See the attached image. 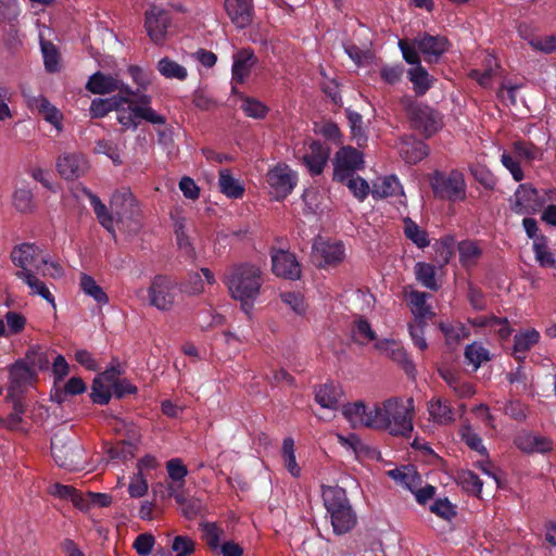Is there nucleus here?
Here are the masks:
<instances>
[{"label":"nucleus","instance_id":"23","mask_svg":"<svg viewBox=\"0 0 556 556\" xmlns=\"http://www.w3.org/2000/svg\"><path fill=\"white\" fill-rule=\"evenodd\" d=\"M23 97L26 100L28 109L37 111L42 117L53 125L58 130L62 128V113L52 105L49 100L43 96H30L23 91Z\"/></svg>","mask_w":556,"mask_h":556},{"label":"nucleus","instance_id":"8","mask_svg":"<svg viewBox=\"0 0 556 556\" xmlns=\"http://www.w3.org/2000/svg\"><path fill=\"white\" fill-rule=\"evenodd\" d=\"M431 187L438 197L450 201H462L466 198L465 178L458 170H452L448 174L434 173Z\"/></svg>","mask_w":556,"mask_h":556},{"label":"nucleus","instance_id":"47","mask_svg":"<svg viewBox=\"0 0 556 556\" xmlns=\"http://www.w3.org/2000/svg\"><path fill=\"white\" fill-rule=\"evenodd\" d=\"M533 251L535 260L542 267L555 266V258L553 253L548 249L547 240L545 237L541 236L534 239Z\"/></svg>","mask_w":556,"mask_h":556},{"label":"nucleus","instance_id":"25","mask_svg":"<svg viewBox=\"0 0 556 556\" xmlns=\"http://www.w3.org/2000/svg\"><path fill=\"white\" fill-rule=\"evenodd\" d=\"M232 60V81L242 84L250 76L257 59L251 49H241L233 54Z\"/></svg>","mask_w":556,"mask_h":556},{"label":"nucleus","instance_id":"16","mask_svg":"<svg viewBox=\"0 0 556 556\" xmlns=\"http://www.w3.org/2000/svg\"><path fill=\"white\" fill-rule=\"evenodd\" d=\"M85 87L93 94H109L115 91H118V94H134V90L123 83L117 74L106 75L96 72L88 78Z\"/></svg>","mask_w":556,"mask_h":556},{"label":"nucleus","instance_id":"41","mask_svg":"<svg viewBox=\"0 0 556 556\" xmlns=\"http://www.w3.org/2000/svg\"><path fill=\"white\" fill-rule=\"evenodd\" d=\"M79 286L83 292L92 298L98 304L105 305L109 303V296L91 276L81 274Z\"/></svg>","mask_w":556,"mask_h":556},{"label":"nucleus","instance_id":"60","mask_svg":"<svg viewBox=\"0 0 556 556\" xmlns=\"http://www.w3.org/2000/svg\"><path fill=\"white\" fill-rule=\"evenodd\" d=\"M501 162L516 181H521L525 178L523 170L519 164V159H517L515 154L511 155L504 151L501 155Z\"/></svg>","mask_w":556,"mask_h":556},{"label":"nucleus","instance_id":"2","mask_svg":"<svg viewBox=\"0 0 556 556\" xmlns=\"http://www.w3.org/2000/svg\"><path fill=\"white\" fill-rule=\"evenodd\" d=\"M263 271L260 266L251 263H241L227 270L224 283L230 296L240 302L241 308L249 314L261 294L263 286Z\"/></svg>","mask_w":556,"mask_h":556},{"label":"nucleus","instance_id":"1","mask_svg":"<svg viewBox=\"0 0 556 556\" xmlns=\"http://www.w3.org/2000/svg\"><path fill=\"white\" fill-rule=\"evenodd\" d=\"M90 204L100 224L113 236L115 227L129 235L137 233L141 227V220L135 213V200L128 190L115 192L110 201V206L116 218L109 214L106 206L101 200L89 193Z\"/></svg>","mask_w":556,"mask_h":556},{"label":"nucleus","instance_id":"15","mask_svg":"<svg viewBox=\"0 0 556 556\" xmlns=\"http://www.w3.org/2000/svg\"><path fill=\"white\" fill-rule=\"evenodd\" d=\"M364 165L363 154L352 148L343 147L334 155L333 160V179L344 181Z\"/></svg>","mask_w":556,"mask_h":556},{"label":"nucleus","instance_id":"54","mask_svg":"<svg viewBox=\"0 0 556 556\" xmlns=\"http://www.w3.org/2000/svg\"><path fill=\"white\" fill-rule=\"evenodd\" d=\"M13 205L20 212L26 213L34 208V197L30 189L20 187L14 191Z\"/></svg>","mask_w":556,"mask_h":556},{"label":"nucleus","instance_id":"20","mask_svg":"<svg viewBox=\"0 0 556 556\" xmlns=\"http://www.w3.org/2000/svg\"><path fill=\"white\" fill-rule=\"evenodd\" d=\"M407 45L421 53L427 62L437 60L447 49V40L442 36L421 35Z\"/></svg>","mask_w":556,"mask_h":556},{"label":"nucleus","instance_id":"38","mask_svg":"<svg viewBox=\"0 0 556 556\" xmlns=\"http://www.w3.org/2000/svg\"><path fill=\"white\" fill-rule=\"evenodd\" d=\"M123 101L121 94L110 98H96L91 101L89 112L92 118H101L112 111H117L118 103Z\"/></svg>","mask_w":556,"mask_h":556},{"label":"nucleus","instance_id":"45","mask_svg":"<svg viewBox=\"0 0 556 556\" xmlns=\"http://www.w3.org/2000/svg\"><path fill=\"white\" fill-rule=\"evenodd\" d=\"M456 248V241L452 236H445L434 244L437 260L441 266H444L450 262Z\"/></svg>","mask_w":556,"mask_h":556},{"label":"nucleus","instance_id":"6","mask_svg":"<svg viewBox=\"0 0 556 556\" xmlns=\"http://www.w3.org/2000/svg\"><path fill=\"white\" fill-rule=\"evenodd\" d=\"M147 303L160 312L173 309L176 300V282L168 276L156 275L147 290Z\"/></svg>","mask_w":556,"mask_h":556},{"label":"nucleus","instance_id":"3","mask_svg":"<svg viewBox=\"0 0 556 556\" xmlns=\"http://www.w3.org/2000/svg\"><path fill=\"white\" fill-rule=\"evenodd\" d=\"M375 429L394 435H408L413 431L414 401L412 397H391L374 404Z\"/></svg>","mask_w":556,"mask_h":556},{"label":"nucleus","instance_id":"51","mask_svg":"<svg viewBox=\"0 0 556 556\" xmlns=\"http://www.w3.org/2000/svg\"><path fill=\"white\" fill-rule=\"evenodd\" d=\"M404 232L418 248H425L430 243L427 232L409 218L404 220Z\"/></svg>","mask_w":556,"mask_h":556},{"label":"nucleus","instance_id":"37","mask_svg":"<svg viewBox=\"0 0 556 556\" xmlns=\"http://www.w3.org/2000/svg\"><path fill=\"white\" fill-rule=\"evenodd\" d=\"M218 185L220 191L230 199H240L244 193L243 185L228 169L219 172Z\"/></svg>","mask_w":556,"mask_h":556},{"label":"nucleus","instance_id":"32","mask_svg":"<svg viewBox=\"0 0 556 556\" xmlns=\"http://www.w3.org/2000/svg\"><path fill=\"white\" fill-rule=\"evenodd\" d=\"M540 338V332L534 328H528L516 333L513 349L515 357L519 362H523L528 351L539 343Z\"/></svg>","mask_w":556,"mask_h":556},{"label":"nucleus","instance_id":"13","mask_svg":"<svg viewBox=\"0 0 556 556\" xmlns=\"http://www.w3.org/2000/svg\"><path fill=\"white\" fill-rule=\"evenodd\" d=\"M11 261L20 268L17 271L40 270V264L47 262V253L35 243H22L13 248Z\"/></svg>","mask_w":556,"mask_h":556},{"label":"nucleus","instance_id":"36","mask_svg":"<svg viewBox=\"0 0 556 556\" xmlns=\"http://www.w3.org/2000/svg\"><path fill=\"white\" fill-rule=\"evenodd\" d=\"M342 395V390L332 383L324 384L315 393L316 402L327 409H337Z\"/></svg>","mask_w":556,"mask_h":556},{"label":"nucleus","instance_id":"46","mask_svg":"<svg viewBox=\"0 0 556 556\" xmlns=\"http://www.w3.org/2000/svg\"><path fill=\"white\" fill-rule=\"evenodd\" d=\"M465 357L472 365L473 370H477L482 363L490 359V352L481 343L472 342L466 346Z\"/></svg>","mask_w":556,"mask_h":556},{"label":"nucleus","instance_id":"26","mask_svg":"<svg viewBox=\"0 0 556 556\" xmlns=\"http://www.w3.org/2000/svg\"><path fill=\"white\" fill-rule=\"evenodd\" d=\"M225 10L238 28H245L252 22V0H225Z\"/></svg>","mask_w":556,"mask_h":556},{"label":"nucleus","instance_id":"29","mask_svg":"<svg viewBox=\"0 0 556 556\" xmlns=\"http://www.w3.org/2000/svg\"><path fill=\"white\" fill-rule=\"evenodd\" d=\"M430 419L440 426H447L456 420V410L451 403L442 397H433L428 403Z\"/></svg>","mask_w":556,"mask_h":556},{"label":"nucleus","instance_id":"30","mask_svg":"<svg viewBox=\"0 0 556 556\" xmlns=\"http://www.w3.org/2000/svg\"><path fill=\"white\" fill-rule=\"evenodd\" d=\"M375 351L393 362H396L404 366L412 367V363L408 359L405 349L400 342L393 339H379L374 343Z\"/></svg>","mask_w":556,"mask_h":556},{"label":"nucleus","instance_id":"27","mask_svg":"<svg viewBox=\"0 0 556 556\" xmlns=\"http://www.w3.org/2000/svg\"><path fill=\"white\" fill-rule=\"evenodd\" d=\"M515 445L525 453H546L553 448V442L543 435L520 432L514 440Z\"/></svg>","mask_w":556,"mask_h":556},{"label":"nucleus","instance_id":"59","mask_svg":"<svg viewBox=\"0 0 556 556\" xmlns=\"http://www.w3.org/2000/svg\"><path fill=\"white\" fill-rule=\"evenodd\" d=\"M4 318L7 337L20 333L26 326V318L17 312L10 311L5 314Z\"/></svg>","mask_w":556,"mask_h":556},{"label":"nucleus","instance_id":"11","mask_svg":"<svg viewBox=\"0 0 556 556\" xmlns=\"http://www.w3.org/2000/svg\"><path fill=\"white\" fill-rule=\"evenodd\" d=\"M399 47L404 60L414 65L408 70L407 75L418 94H424L431 87L432 79L428 72L420 65V58L414 48H410L406 41L400 40Z\"/></svg>","mask_w":556,"mask_h":556},{"label":"nucleus","instance_id":"42","mask_svg":"<svg viewBox=\"0 0 556 556\" xmlns=\"http://www.w3.org/2000/svg\"><path fill=\"white\" fill-rule=\"evenodd\" d=\"M156 68L167 79L185 80L188 76L187 68L169 58H162Z\"/></svg>","mask_w":556,"mask_h":556},{"label":"nucleus","instance_id":"17","mask_svg":"<svg viewBox=\"0 0 556 556\" xmlns=\"http://www.w3.org/2000/svg\"><path fill=\"white\" fill-rule=\"evenodd\" d=\"M170 25V16L160 7H151L144 14V28L152 42L162 45Z\"/></svg>","mask_w":556,"mask_h":556},{"label":"nucleus","instance_id":"57","mask_svg":"<svg viewBox=\"0 0 556 556\" xmlns=\"http://www.w3.org/2000/svg\"><path fill=\"white\" fill-rule=\"evenodd\" d=\"M343 182L346 184L350 191L359 201L365 200L370 191L368 182L359 176H354V174L346 178Z\"/></svg>","mask_w":556,"mask_h":556},{"label":"nucleus","instance_id":"56","mask_svg":"<svg viewBox=\"0 0 556 556\" xmlns=\"http://www.w3.org/2000/svg\"><path fill=\"white\" fill-rule=\"evenodd\" d=\"M135 446L126 441H121L115 445H110L106 448V454L112 460H126L134 456Z\"/></svg>","mask_w":556,"mask_h":556},{"label":"nucleus","instance_id":"4","mask_svg":"<svg viewBox=\"0 0 556 556\" xmlns=\"http://www.w3.org/2000/svg\"><path fill=\"white\" fill-rule=\"evenodd\" d=\"M123 101L118 103L116 119L124 129L136 130L141 121L153 125H164L166 118L151 106V97L148 94H121Z\"/></svg>","mask_w":556,"mask_h":556},{"label":"nucleus","instance_id":"7","mask_svg":"<svg viewBox=\"0 0 556 556\" xmlns=\"http://www.w3.org/2000/svg\"><path fill=\"white\" fill-rule=\"evenodd\" d=\"M266 184L270 195L275 200H282L287 198L296 186L298 174L289 165L279 163L268 169Z\"/></svg>","mask_w":556,"mask_h":556},{"label":"nucleus","instance_id":"48","mask_svg":"<svg viewBox=\"0 0 556 556\" xmlns=\"http://www.w3.org/2000/svg\"><path fill=\"white\" fill-rule=\"evenodd\" d=\"M416 279L426 288L437 290L435 268L428 263L418 262L415 265Z\"/></svg>","mask_w":556,"mask_h":556},{"label":"nucleus","instance_id":"53","mask_svg":"<svg viewBox=\"0 0 556 556\" xmlns=\"http://www.w3.org/2000/svg\"><path fill=\"white\" fill-rule=\"evenodd\" d=\"M440 329L444 333L448 344L458 343L460 340L469 336L468 329L460 323H441Z\"/></svg>","mask_w":556,"mask_h":556},{"label":"nucleus","instance_id":"55","mask_svg":"<svg viewBox=\"0 0 556 556\" xmlns=\"http://www.w3.org/2000/svg\"><path fill=\"white\" fill-rule=\"evenodd\" d=\"M203 532V539L207 543L211 549L216 551L222 545L220 539L224 534V530L214 522H204L201 525Z\"/></svg>","mask_w":556,"mask_h":556},{"label":"nucleus","instance_id":"9","mask_svg":"<svg viewBox=\"0 0 556 556\" xmlns=\"http://www.w3.org/2000/svg\"><path fill=\"white\" fill-rule=\"evenodd\" d=\"M312 254L318 267H337L344 262L346 249L340 240L317 238L312 245Z\"/></svg>","mask_w":556,"mask_h":556},{"label":"nucleus","instance_id":"33","mask_svg":"<svg viewBox=\"0 0 556 556\" xmlns=\"http://www.w3.org/2000/svg\"><path fill=\"white\" fill-rule=\"evenodd\" d=\"M216 282L214 274L208 268H201L200 271L191 273L182 283V291L190 295L201 294L205 290V283Z\"/></svg>","mask_w":556,"mask_h":556},{"label":"nucleus","instance_id":"50","mask_svg":"<svg viewBox=\"0 0 556 556\" xmlns=\"http://www.w3.org/2000/svg\"><path fill=\"white\" fill-rule=\"evenodd\" d=\"M240 108L248 117L256 119L264 118L268 113V108L262 101L251 97H243Z\"/></svg>","mask_w":556,"mask_h":556},{"label":"nucleus","instance_id":"10","mask_svg":"<svg viewBox=\"0 0 556 556\" xmlns=\"http://www.w3.org/2000/svg\"><path fill=\"white\" fill-rule=\"evenodd\" d=\"M403 103L413 126L426 137H431L442 127L439 113L431 108L410 100H405Z\"/></svg>","mask_w":556,"mask_h":556},{"label":"nucleus","instance_id":"58","mask_svg":"<svg viewBox=\"0 0 556 556\" xmlns=\"http://www.w3.org/2000/svg\"><path fill=\"white\" fill-rule=\"evenodd\" d=\"M486 68L481 72L479 70H472L470 77L476 79L482 87H488L491 84V78L494 73V68L497 66L496 60L493 55H486L485 58Z\"/></svg>","mask_w":556,"mask_h":556},{"label":"nucleus","instance_id":"61","mask_svg":"<svg viewBox=\"0 0 556 556\" xmlns=\"http://www.w3.org/2000/svg\"><path fill=\"white\" fill-rule=\"evenodd\" d=\"M166 469L168 477L175 481L179 482L180 485L184 484L185 478L188 475V469L184 465L182 460L180 458H172L166 464Z\"/></svg>","mask_w":556,"mask_h":556},{"label":"nucleus","instance_id":"44","mask_svg":"<svg viewBox=\"0 0 556 556\" xmlns=\"http://www.w3.org/2000/svg\"><path fill=\"white\" fill-rule=\"evenodd\" d=\"M352 334L354 341L361 345H366L370 342L375 343L378 340L375 330L364 318H358L354 321Z\"/></svg>","mask_w":556,"mask_h":556},{"label":"nucleus","instance_id":"64","mask_svg":"<svg viewBox=\"0 0 556 556\" xmlns=\"http://www.w3.org/2000/svg\"><path fill=\"white\" fill-rule=\"evenodd\" d=\"M430 510L437 516L450 520L456 515L455 506L447 498H438Z\"/></svg>","mask_w":556,"mask_h":556},{"label":"nucleus","instance_id":"24","mask_svg":"<svg viewBox=\"0 0 556 556\" xmlns=\"http://www.w3.org/2000/svg\"><path fill=\"white\" fill-rule=\"evenodd\" d=\"M342 413L353 428L367 427L375 429L374 405L366 406L363 402L350 403L343 406Z\"/></svg>","mask_w":556,"mask_h":556},{"label":"nucleus","instance_id":"22","mask_svg":"<svg viewBox=\"0 0 556 556\" xmlns=\"http://www.w3.org/2000/svg\"><path fill=\"white\" fill-rule=\"evenodd\" d=\"M273 273L282 278L295 280L301 276V266L295 256L285 250H278L271 254Z\"/></svg>","mask_w":556,"mask_h":556},{"label":"nucleus","instance_id":"35","mask_svg":"<svg viewBox=\"0 0 556 556\" xmlns=\"http://www.w3.org/2000/svg\"><path fill=\"white\" fill-rule=\"evenodd\" d=\"M388 476L399 484L412 491L421 484V478L412 466H403L388 471Z\"/></svg>","mask_w":556,"mask_h":556},{"label":"nucleus","instance_id":"28","mask_svg":"<svg viewBox=\"0 0 556 556\" xmlns=\"http://www.w3.org/2000/svg\"><path fill=\"white\" fill-rule=\"evenodd\" d=\"M400 156L408 164H416L424 160L428 153V147L414 137H404L397 144Z\"/></svg>","mask_w":556,"mask_h":556},{"label":"nucleus","instance_id":"63","mask_svg":"<svg viewBox=\"0 0 556 556\" xmlns=\"http://www.w3.org/2000/svg\"><path fill=\"white\" fill-rule=\"evenodd\" d=\"M175 233H176L177 244H178L180 251L184 253L185 256L193 260L195 257V252L190 242L189 237L187 236L185 227L181 223L176 225Z\"/></svg>","mask_w":556,"mask_h":556},{"label":"nucleus","instance_id":"62","mask_svg":"<svg viewBox=\"0 0 556 556\" xmlns=\"http://www.w3.org/2000/svg\"><path fill=\"white\" fill-rule=\"evenodd\" d=\"M194 541L186 535H177L172 542V551L176 556H189L194 552Z\"/></svg>","mask_w":556,"mask_h":556},{"label":"nucleus","instance_id":"12","mask_svg":"<svg viewBox=\"0 0 556 556\" xmlns=\"http://www.w3.org/2000/svg\"><path fill=\"white\" fill-rule=\"evenodd\" d=\"M123 370L118 362L113 361L111 366L99 374L92 382L91 399L97 404H108L112 397V388L122 376Z\"/></svg>","mask_w":556,"mask_h":556},{"label":"nucleus","instance_id":"31","mask_svg":"<svg viewBox=\"0 0 556 556\" xmlns=\"http://www.w3.org/2000/svg\"><path fill=\"white\" fill-rule=\"evenodd\" d=\"M458 261L463 268L476 267L483 255V248L475 240H463L457 243Z\"/></svg>","mask_w":556,"mask_h":556},{"label":"nucleus","instance_id":"19","mask_svg":"<svg viewBox=\"0 0 556 556\" xmlns=\"http://www.w3.org/2000/svg\"><path fill=\"white\" fill-rule=\"evenodd\" d=\"M9 393L15 395L34 383L36 371L24 359H18L9 367Z\"/></svg>","mask_w":556,"mask_h":556},{"label":"nucleus","instance_id":"14","mask_svg":"<svg viewBox=\"0 0 556 556\" xmlns=\"http://www.w3.org/2000/svg\"><path fill=\"white\" fill-rule=\"evenodd\" d=\"M330 150L318 141L305 143L302 150L296 152V157L302 161L312 176L320 175L329 160Z\"/></svg>","mask_w":556,"mask_h":556},{"label":"nucleus","instance_id":"21","mask_svg":"<svg viewBox=\"0 0 556 556\" xmlns=\"http://www.w3.org/2000/svg\"><path fill=\"white\" fill-rule=\"evenodd\" d=\"M510 207L520 215L535 213L541 207L538 191L529 185H520L510 199Z\"/></svg>","mask_w":556,"mask_h":556},{"label":"nucleus","instance_id":"40","mask_svg":"<svg viewBox=\"0 0 556 556\" xmlns=\"http://www.w3.org/2000/svg\"><path fill=\"white\" fill-rule=\"evenodd\" d=\"M50 493L60 498L71 500L80 510H88V504L84 495L73 486L56 483L50 488Z\"/></svg>","mask_w":556,"mask_h":556},{"label":"nucleus","instance_id":"39","mask_svg":"<svg viewBox=\"0 0 556 556\" xmlns=\"http://www.w3.org/2000/svg\"><path fill=\"white\" fill-rule=\"evenodd\" d=\"M513 153L519 160H523L527 163L541 160L543 157V150L532 142L517 140L513 143Z\"/></svg>","mask_w":556,"mask_h":556},{"label":"nucleus","instance_id":"5","mask_svg":"<svg viewBox=\"0 0 556 556\" xmlns=\"http://www.w3.org/2000/svg\"><path fill=\"white\" fill-rule=\"evenodd\" d=\"M323 500L334 533L344 534L355 527L356 515L342 488L324 486Z\"/></svg>","mask_w":556,"mask_h":556},{"label":"nucleus","instance_id":"34","mask_svg":"<svg viewBox=\"0 0 556 556\" xmlns=\"http://www.w3.org/2000/svg\"><path fill=\"white\" fill-rule=\"evenodd\" d=\"M371 194L374 198L404 197V190L399 178L390 175L375 181Z\"/></svg>","mask_w":556,"mask_h":556},{"label":"nucleus","instance_id":"52","mask_svg":"<svg viewBox=\"0 0 556 556\" xmlns=\"http://www.w3.org/2000/svg\"><path fill=\"white\" fill-rule=\"evenodd\" d=\"M41 52L43 56L45 67L50 73L59 72L60 58L58 50L50 41H40Z\"/></svg>","mask_w":556,"mask_h":556},{"label":"nucleus","instance_id":"43","mask_svg":"<svg viewBox=\"0 0 556 556\" xmlns=\"http://www.w3.org/2000/svg\"><path fill=\"white\" fill-rule=\"evenodd\" d=\"M281 456L288 472L294 477L299 478L301 476V467L296 463L295 453H294V441L292 438H285L282 442Z\"/></svg>","mask_w":556,"mask_h":556},{"label":"nucleus","instance_id":"18","mask_svg":"<svg viewBox=\"0 0 556 556\" xmlns=\"http://www.w3.org/2000/svg\"><path fill=\"white\" fill-rule=\"evenodd\" d=\"M88 168V161L79 152H64L56 160L59 174L67 180L79 178L87 173Z\"/></svg>","mask_w":556,"mask_h":556},{"label":"nucleus","instance_id":"49","mask_svg":"<svg viewBox=\"0 0 556 556\" xmlns=\"http://www.w3.org/2000/svg\"><path fill=\"white\" fill-rule=\"evenodd\" d=\"M427 298L428 294L420 291H412L408 295L410 309L416 320H422L430 314Z\"/></svg>","mask_w":556,"mask_h":556}]
</instances>
